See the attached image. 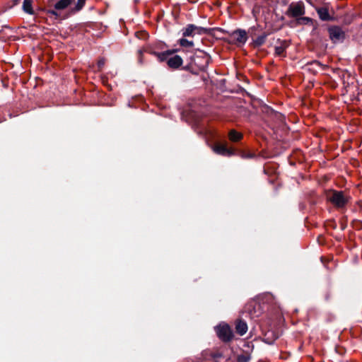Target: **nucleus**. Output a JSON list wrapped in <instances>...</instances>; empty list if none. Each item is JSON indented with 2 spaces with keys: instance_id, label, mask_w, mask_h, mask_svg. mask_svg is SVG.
Masks as SVG:
<instances>
[{
  "instance_id": "obj_10",
  "label": "nucleus",
  "mask_w": 362,
  "mask_h": 362,
  "mask_svg": "<svg viewBox=\"0 0 362 362\" xmlns=\"http://www.w3.org/2000/svg\"><path fill=\"white\" fill-rule=\"evenodd\" d=\"M243 346L247 349L241 350L240 354L236 356V362H249L251 360L254 345L251 342H245Z\"/></svg>"
},
{
  "instance_id": "obj_15",
  "label": "nucleus",
  "mask_w": 362,
  "mask_h": 362,
  "mask_svg": "<svg viewBox=\"0 0 362 362\" xmlns=\"http://www.w3.org/2000/svg\"><path fill=\"white\" fill-rule=\"evenodd\" d=\"M279 337V335L278 332L269 330L264 334L263 341L267 344L272 345Z\"/></svg>"
},
{
  "instance_id": "obj_21",
  "label": "nucleus",
  "mask_w": 362,
  "mask_h": 362,
  "mask_svg": "<svg viewBox=\"0 0 362 362\" xmlns=\"http://www.w3.org/2000/svg\"><path fill=\"white\" fill-rule=\"evenodd\" d=\"M86 0H77L75 6L71 8V13H76L81 11L86 4Z\"/></svg>"
},
{
  "instance_id": "obj_16",
  "label": "nucleus",
  "mask_w": 362,
  "mask_h": 362,
  "mask_svg": "<svg viewBox=\"0 0 362 362\" xmlns=\"http://www.w3.org/2000/svg\"><path fill=\"white\" fill-rule=\"evenodd\" d=\"M214 30H217L218 31L226 33V31L223 28H206L196 25L195 33H197L198 35H204V34L211 35L212 31H214Z\"/></svg>"
},
{
  "instance_id": "obj_12",
  "label": "nucleus",
  "mask_w": 362,
  "mask_h": 362,
  "mask_svg": "<svg viewBox=\"0 0 362 362\" xmlns=\"http://www.w3.org/2000/svg\"><path fill=\"white\" fill-rule=\"evenodd\" d=\"M315 11L319 18L322 21H333L334 20V18L329 14L327 6L316 7Z\"/></svg>"
},
{
  "instance_id": "obj_32",
  "label": "nucleus",
  "mask_w": 362,
  "mask_h": 362,
  "mask_svg": "<svg viewBox=\"0 0 362 362\" xmlns=\"http://www.w3.org/2000/svg\"><path fill=\"white\" fill-rule=\"evenodd\" d=\"M139 55H141L142 54V51L141 50H139Z\"/></svg>"
},
{
  "instance_id": "obj_18",
  "label": "nucleus",
  "mask_w": 362,
  "mask_h": 362,
  "mask_svg": "<svg viewBox=\"0 0 362 362\" xmlns=\"http://www.w3.org/2000/svg\"><path fill=\"white\" fill-rule=\"evenodd\" d=\"M23 11L29 14L34 15L35 11L33 8V0H24L22 6Z\"/></svg>"
},
{
  "instance_id": "obj_3",
  "label": "nucleus",
  "mask_w": 362,
  "mask_h": 362,
  "mask_svg": "<svg viewBox=\"0 0 362 362\" xmlns=\"http://www.w3.org/2000/svg\"><path fill=\"white\" fill-rule=\"evenodd\" d=\"M326 199L336 209H343L351 202V197L348 190L329 189L325 191Z\"/></svg>"
},
{
  "instance_id": "obj_5",
  "label": "nucleus",
  "mask_w": 362,
  "mask_h": 362,
  "mask_svg": "<svg viewBox=\"0 0 362 362\" xmlns=\"http://www.w3.org/2000/svg\"><path fill=\"white\" fill-rule=\"evenodd\" d=\"M218 337L224 343H228L233 339L234 334L229 325L226 323L219 324L215 327Z\"/></svg>"
},
{
  "instance_id": "obj_26",
  "label": "nucleus",
  "mask_w": 362,
  "mask_h": 362,
  "mask_svg": "<svg viewBox=\"0 0 362 362\" xmlns=\"http://www.w3.org/2000/svg\"><path fill=\"white\" fill-rule=\"evenodd\" d=\"M105 58H100L98 61V71H101L103 69V68L104 67L105 64Z\"/></svg>"
},
{
  "instance_id": "obj_25",
  "label": "nucleus",
  "mask_w": 362,
  "mask_h": 362,
  "mask_svg": "<svg viewBox=\"0 0 362 362\" xmlns=\"http://www.w3.org/2000/svg\"><path fill=\"white\" fill-rule=\"evenodd\" d=\"M351 226L354 229L361 230L362 229V221L358 219H355L351 222Z\"/></svg>"
},
{
  "instance_id": "obj_17",
  "label": "nucleus",
  "mask_w": 362,
  "mask_h": 362,
  "mask_svg": "<svg viewBox=\"0 0 362 362\" xmlns=\"http://www.w3.org/2000/svg\"><path fill=\"white\" fill-rule=\"evenodd\" d=\"M243 138V134L239 132H237L235 129H231L228 132V139L231 142H238L241 141Z\"/></svg>"
},
{
  "instance_id": "obj_14",
  "label": "nucleus",
  "mask_w": 362,
  "mask_h": 362,
  "mask_svg": "<svg viewBox=\"0 0 362 362\" xmlns=\"http://www.w3.org/2000/svg\"><path fill=\"white\" fill-rule=\"evenodd\" d=\"M235 329L238 334L240 336L244 335L247 331V325L246 322L242 319H237L235 321Z\"/></svg>"
},
{
  "instance_id": "obj_6",
  "label": "nucleus",
  "mask_w": 362,
  "mask_h": 362,
  "mask_svg": "<svg viewBox=\"0 0 362 362\" xmlns=\"http://www.w3.org/2000/svg\"><path fill=\"white\" fill-rule=\"evenodd\" d=\"M247 40V33L245 30L237 29L229 34L228 42L231 44L244 45Z\"/></svg>"
},
{
  "instance_id": "obj_24",
  "label": "nucleus",
  "mask_w": 362,
  "mask_h": 362,
  "mask_svg": "<svg viewBox=\"0 0 362 362\" xmlns=\"http://www.w3.org/2000/svg\"><path fill=\"white\" fill-rule=\"evenodd\" d=\"M178 44L182 47H192L194 46L193 41H189L185 37L180 39Z\"/></svg>"
},
{
  "instance_id": "obj_11",
  "label": "nucleus",
  "mask_w": 362,
  "mask_h": 362,
  "mask_svg": "<svg viewBox=\"0 0 362 362\" xmlns=\"http://www.w3.org/2000/svg\"><path fill=\"white\" fill-rule=\"evenodd\" d=\"M277 43L279 45H276L274 47V54L278 57H286V50L290 45V42L286 40H277Z\"/></svg>"
},
{
  "instance_id": "obj_29",
  "label": "nucleus",
  "mask_w": 362,
  "mask_h": 362,
  "mask_svg": "<svg viewBox=\"0 0 362 362\" xmlns=\"http://www.w3.org/2000/svg\"><path fill=\"white\" fill-rule=\"evenodd\" d=\"M346 228V223H341V229L342 230H345Z\"/></svg>"
},
{
  "instance_id": "obj_28",
  "label": "nucleus",
  "mask_w": 362,
  "mask_h": 362,
  "mask_svg": "<svg viewBox=\"0 0 362 362\" xmlns=\"http://www.w3.org/2000/svg\"><path fill=\"white\" fill-rule=\"evenodd\" d=\"M21 0H11V5L9 6V8H11L17 5H18L21 3Z\"/></svg>"
},
{
  "instance_id": "obj_13",
  "label": "nucleus",
  "mask_w": 362,
  "mask_h": 362,
  "mask_svg": "<svg viewBox=\"0 0 362 362\" xmlns=\"http://www.w3.org/2000/svg\"><path fill=\"white\" fill-rule=\"evenodd\" d=\"M210 356L214 362H233L230 356L220 350L212 351Z\"/></svg>"
},
{
  "instance_id": "obj_2",
  "label": "nucleus",
  "mask_w": 362,
  "mask_h": 362,
  "mask_svg": "<svg viewBox=\"0 0 362 362\" xmlns=\"http://www.w3.org/2000/svg\"><path fill=\"white\" fill-rule=\"evenodd\" d=\"M213 150L216 154L226 157L237 156L243 159H252L257 157L255 153L249 150L238 147H229L226 143L214 144Z\"/></svg>"
},
{
  "instance_id": "obj_7",
  "label": "nucleus",
  "mask_w": 362,
  "mask_h": 362,
  "mask_svg": "<svg viewBox=\"0 0 362 362\" xmlns=\"http://www.w3.org/2000/svg\"><path fill=\"white\" fill-rule=\"evenodd\" d=\"M305 14V6L302 1L291 3L286 12V15L291 18H298Z\"/></svg>"
},
{
  "instance_id": "obj_30",
  "label": "nucleus",
  "mask_w": 362,
  "mask_h": 362,
  "mask_svg": "<svg viewBox=\"0 0 362 362\" xmlns=\"http://www.w3.org/2000/svg\"><path fill=\"white\" fill-rule=\"evenodd\" d=\"M312 64H317V65H318V66H322L321 63H320V62L317 61V60L313 61V62H312Z\"/></svg>"
},
{
  "instance_id": "obj_20",
  "label": "nucleus",
  "mask_w": 362,
  "mask_h": 362,
  "mask_svg": "<svg viewBox=\"0 0 362 362\" xmlns=\"http://www.w3.org/2000/svg\"><path fill=\"white\" fill-rule=\"evenodd\" d=\"M267 36L268 34L267 33H264L262 35L258 36L256 39L253 40L252 44L254 47H259L263 45L266 42Z\"/></svg>"
},
{
  "instance_id": "obj_9",
  "label": "nucleus",
  "mask_w": 362,
  "mask_h": 362,
  "mask_svg": "<svg viewBox=\"0 0 362 362\" xmlns=\"http://www.w3.org/2000/svg\"><path fill=\"white\" fill-rule=\"evenodd\" d=\"M74 1V0H59L54 4V9H49L47 13L55 16L56 18L59 17L58 11H62L67 8Z\"/></svg>"
},
{
  "instance_id": "obj_4",
  "label": "nucleus",
  "mask_w": 362,
  "mask_h": 362,
  "mask_svg": "<svg viewBox=\"0 0 362 362\" xmlns=\"http://www.w3.org/2000/svg\"><path fill=\"white\" fill-rule=\"evenodd\" d=\"M177 51V49H173L162 52L153 51L151 53L156 57L159 62H165L169 69L177 70L182 67L183 64L182 58L180 55L175 54Z\"/></svg>"
},
{
  "instance_id": "obj_8",
  "label": "nucleus",
  "mask_w": 362,
  "mask_h": 362,
  "mask_svg": "<svg viewBox=\"0 0 362 362\" xmlns=\"http://www.w3.org/2000/svg\"><path fill=\"white\" fill-rule=\"evenodd\" d=\"M330 40L333 42H342L345 39V33L338 25L329 26L327 29Z\"/></svg>"
},
{
  "instance_id": "obj_23",
  "label": "nucleus",
  "mask_w": 362,
  "mask_h": 362,
  "mask_svg": "<svg viewBox=\"0 0 362 362\" xmlns=\"http://www.w3.org/2000/svg\"><path fill=\"white\" fill-rule=\"evenodd\" d=\"M297 22L300 25H308L312 24L313 23V20L311 18L309 17H298L297 18Z\"/></svg>"
},
{
  "instance_id": "obj_1",
  "label": "nucleus",
  "mask_w": 362,
  "mask_h": 362,
  "mask_svg": "<svg viewBox=\"0 0 362 362\" xmlns=\"http://www.w3.org/2000/svg\"><path fill=\"white\" fill-rule=\"evenodd\" d=\"M210 61L211 57L208 54L199 51L189 58L187 64L182 67V70L198 75L200 71H204L206 69Z\"/></svg>"
},
{
  "instance_id": "obj_27",
  "label": "nucleus",
  "mask_w": 362,
  "mask_h": 362,
  "mask_svg": "<svg viewBox=\"0 0 362 362\" xmlns=\"http://www.w3.org/2000/svg\"><path fill=\"white\" fill-rule=\"evenodd\" d=\"M332 295L331 291H327L325 293V300L326 301H329L332 298Z\"/></svg>"
},
{
  "instance_id": "obj_31",
  "label": "nucleus",
  "mask_w": 362,
  "mask_h": 362,
  "mask_svg": "<svg viewBox=\"0 0 362 362\" xmlns=\"http://www.w3.org/2000/svg\"><path fill=\"white\" fill-rule=\"evenodd\" d=\"M320 260H321V262H322L324 264H325V257H320Z\"/></svg>"
},
{
  "instance_id": "obj_19",
  "label": "nucleus",
  "mask_w": 362,
  "mask_h": 362,
  "mask_svg": "<svg viewBox=\"0 0 362 362\" xmlns=\"http://www.w3.org/2000/svg\"><path fill=\"white\" fill-rule=\"evenodd\" d=\"M195 25L188 24L185 28L182 29L183 37H194L195 34Z\"/></svg>"
},
{
  "instance_id": "obj_22",
  "label": "nucleus",
  "mask_w": 362,
  "mask_h": 362,
  "mask_svg": "<svg viewBox=\"0 0 362 362\" xmlns=\"http://www.w3.org/2000/svg\"><path fill=\"white\" fill-rule=\"evenodd\" d=\"M267 109L268 110L267 112H271L274 115V118L276 119L278 121L283 123L285 122V116L284 115L277 112H274L269 107H267Z\"/></svg>"
}]
</instances>
